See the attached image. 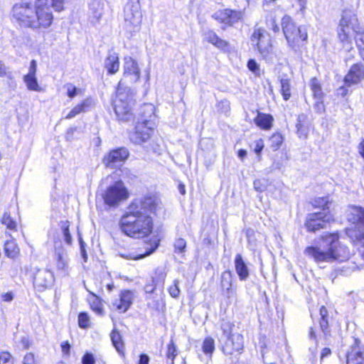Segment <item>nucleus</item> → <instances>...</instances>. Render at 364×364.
Listing matches in <instances>:
<instances>
[{
  "mask_svg": "<svg viewBox=\"0 0 364 364\" xmlns=\"http://www.w3.org/2000/svg\"><path fill=\"white\" fill-rule=\"evenodd\" d=\"M4 252L9 258H15L19 253V250L14 240H8L4 244Z\"/></svg>",
  "mask_w": 364,
  "mask_h": 364,
  "instance_id": "31",
  "label": "nucleus"
},
{
  "mask_svg": "<svg viewBox=\"0 0 364 364\" xmlns=\"http://www.w3.org/2000/svg\"><path fill=\"white\" fill-rule=\"evenodd\" d=\"M219 342L222 345L223 352L226 355L240 354L243 350V336L240 333H235L231 337Z\"/></svg>",
  "mask_w": 364,
  "mask_h": 364,
  "instance_id": "12",
  "label": "nucleus"
},
{
  "mask_svg": "<svg viewBox=\"0 0 364 364\" xmlns=\"http://www.w3.org/2000/svg\"><path fill=\"white\" fill-rule=\"evenodd\" d=\"M104 66L107 70L109 75H114L119 71V59L118 53L110 50L104 61Z\"/></svg>",
  "mask_w": 364,
  "mask_h": 364,
  "instance_id": "22",
  "label": "nucleus"
},
{
  "mask_svg": "<svg viewBox=\"0 0 364 364\" xmlns=\"http://www.w3.org/2000/svg\"><path fill=\"white\" fill-rule=\"evenodd\" d=\"M129 156V151L124 147L111 150L105 155L102 163L107 168H114L118 164L124 162Z\"/></svg>",
  "mask_w": 364,
  "mask_h": 364,
  "instance_id": "13",
  "label": "nucleus"
},
{
  "mask_svg": "<svg viewBox=\"0 0 364 364\" xmlns=\"http://www.w3.org/2000/svg\"><path fill=\"white\" fill-rule=\"evenodd\" d=\"M263 148H264L263 141L261 139L257 141L256 145H255V153L257 154H259L260 152L262 151Z\"/></svg>",
  "mask_w": 364,
  "mask_h": 364,
  "instance_id": "58",
  "label": "nucleus"
},
{
  "mask_svg": "<svg viewBox=\"0 0 364 364\" xmlns=\"http://www.w3.org/2000/svg\"><path fill=\"white\" fill-rule=\"evenodd\" d=\"M282 26L285 38L291 47L300 41L306 40L308 36L305 30L296 26L289 16H284L282 20Z\"/></svg>",
  "mask_w": 364,
  "mask_h": 364,
  "instance_id": "9",
  "label": "nucleus"
},
{
  "mask_svg": "<svg viewBox=\"0 0 364 364\" xmlns=\"http://www.w3.org/2000/svg\"><path fill=\"white\" fill-rule=\"evenodd\" d=\"M364 79V65L361 63L353 64L347 75L345 76L344 82L347 86L356 85Z\"/></svg>",
  "mask_w": 364,
  "mask_h": 364,
  "instance_id": "19",
  "label": "nucleus"
},
{
  "mask_svg": "<svg viewBox=\"0 0 364 364\" xmlns=\"http://www.w3.org/2000/svg\"><path fill=\"white\" fill-rule=\"evenodd\" d=\"M1 221L9 230H15L16 229V222L11 218L9 213H4Z\"/></svg>",
  "mask_w": 364,
  "mask_h": 364,
  "instance_id": "40",
  "label": "nucleus"
},
{
  "mask_svg": "<svg viewBox=\"0 0 364 364\" xmlns=\"http://www.w3.org/2000/svg\"><path fill=\"white\" fill-rule=\"evenodd\" d=\"M93 106V99L91 97H87L85 100H84L82 102L77 104L75 107H74L66 115L65 119H72L82 112H85L88 111Z\"/></svg>",
  "mask_w": 364,
  "mask_h": 364,
  "instance_id": "24",
  "label": "nucleus"
},
{
  "mask_svg": "<svg viewBox=\"0 0 364 364\" xmlns=\"http://www.w3.org/2000/svg\"><path fill=\"white\" fill-rule=\"evenodd\" d=\"M90 304L91 309L95 311L97 314H102L103 312V308L102 303L98 297L93 295L90 299Z\"/></svg>",
  "mask_w": 364,
  "mask_h": 364,
  "instance_id": "42",
  "label": "nucleus"
},
{
  "mask_svg": "<svg viewBox=\"0 0 364 364\" xmlns=\"http://www.w3.org/2000/svg\"><path fill=\"white\" fill-rule=\"evenodd\" d=\"M338 232H325L321 237L325 247L323 249L318 247H307L304 253L314 258L316 262L346 261L350 257V251L346 245L340 242Z\"/></svg>",
  "mask_w": 364,
  "mask_h": 364,
  "instance_id": "3",
  "label": "nucleus"
},
{
  "mask_svg": "<svg viewBox=\"0 0 364 364\" xmlns=\"http://www.w3.org/2000/svg\"><path fill=\"white\" fill-rule=\"evenodd\" d=\"M330 200L328 199V197H319L316 199H315L314 202V205L316 208H320L323 209L322 212H330L328 210L329 209V203Z\"/></svg>",
  "mask_w": 364,
  "mask_h": 364,
  "instance_id": "38",
  "label": "nucleus"
},
{
  "mask_svg": "<svg viewBox=\"0 0 364 364\" xmlns=\"http://www.w3.org/2000/svg\"><path fill=\"white\" fill-rule=\"evenodd\" d=\"M186 247V242L183 238H178L174 242L175 252L183 253Z\"/></svg>",
  "mask_w": 364,
  "mask_h": 364,
  "instance_id": "45",
  "label": "nucleus"
},
{
  "mask_svg": "<svg viewBox=\"0 0 364 364\" xmlns=\"http://www.w3.org/2000/svg\"><path fill=\"white\" fill-rule=\"evenodd\" d=\"M71 0H49L48 7H52L55 11L60 12L64 10V4L70 2Z\"/></svg>",
  "mask_w": 364,
  "mask_h": 364,
  "instance_id": "39",
  "label": "nucleus"
},
{
  "mask_svg": "<svg viewBox=\"0 0 364 364\" xmlns=\"http://www.w3.org/2000/svg\"><path fill=\"white\" fill-rule=\"evenodd\" d=\"M247 156V151L244 149H240L238 151V156L240 159H244Z\"/></svg>",
  "mask_w": 364,
  "mask_h": 364,
  "instance_id": "64",
  "label": "nucleus"
},
{
  "mask_svg": "<svg viewBox=\"0 0 364 364\" xmlns=\"http://www.w3.org/2000/svg\"><path fill=\"white\" fill-rule=\"evenodd\" d=\"M23 82H25L28 90L36 92L42 91L41 87L39 86L38 83V80L36 75H24Z\"/></svg>",
  "mask_w": 364,
  "mask_h": 364,
  "instance_id": "32",
  "label": "nucleus"
},
{
  "mask_svg": "<svg viewBox=\"0 0 364 364\" xmlns=\"http://www.w3.org/2000/svg\"><path fill=\"white\" fill-rule=\"evenodd\" d=\"M333 220V215L330 212L313 213L307 215L304 225L307 231L315 232L326 228Z\"/></svg>",
  "mask_w": 364,
  "mask_h": 364,
  "instance_id": "10",
  "label": "nucleus"
},
{
  "mask_svg": "<svg viewBox=\"0 0 364 364\" xmlns=\"http://www.w3.org/2000/svg\"><path fill=\"white\" fill-rule=\"evenodd\" d=\"M134 93L129 87H122L119 83L113 100L114 109L119 120L129 121L133 114L132 107L134 103Z\"/></svg>",
  "mask_w": 364,
  "mask_h": 364,
  "instance_id": "5",
  "label": "nucleus"
},
{
  "mask_svg": "<svg viewBox=\"0 0 364 364\" xmlns=\"http://www.w3.org/2000/svg\"><path fill=\"white\" fill-rule=\"evenodd\" d=\"M1 299L5 302H11L14 299V294L12 292L3 293Z\"/></svg>",
  "mask_w": 364,
  "mask_h": 364,
  "instance_id": "57",
  "label": "nucleus"
},
{
  "mask_svg": "<svg viewBox=\"0 0 364 364\" xmlns=\"http://www.w3.org/2000/svg\"><path fill=\"white\" fill-rule=\"evenodd\" d=\"M234 325L226 321H223L221 323L220 328L223 331V334L221 336L218 338L219 341H224V339L227 338H230L233 335L234 333H232V328Z\"/></svg>",
  "mask_w": 364,
  "mask_h": 364,
  "instance_id": "34",
  "label": "nucleus"
},
{
  "mask_svg": "<svg viewBox=\"0 0 364 364\" xmlns=\"http://www.w3.org/2000/svg\"><path fill=\"white\" fill-rule=\"evenodd\" d=\"M37 71V63L35 60H32L30 64L28 75H36Z\"/></svg>",
  "mask_w": 364,
  "mask_h": 364,
  "instance_id": "54",
  "label": "nucleus"
},
{
  "mask_svg": "<svg viewBox=\"0 0 364 364\" xmlns=\"http://www.w3.org/2000/svg\"><path fill=\"white\" fill-rule=\"evenodd\" d=\"M235 280L230 270H225L220 275V287L222 294L230 302L237 298V288L234 286Z\"/></svg>",
  "mask_w": 364,
  "mask_h": 364,
  "instance_id": "11",
  "label": "nucleus"
},
{
  "mask_svg": "<svg viewBox=\"0 0 364 364\" xmlns=\"http://www.w3.org/2000/svg\"><path fill=\"white\" fill-rule=\"evenodd\" d=\"M67 90V95L70 98H73L78 95L80 90L71 83H68L65 85Z\"/></svg>",
  "mask_w": 364,
  "mask_h": 364,
  "instance_id": "46",
  "label": "nucleus"
},
{
  "mask_svg": "<svg viewBox=\"0 0 364 364\" xmlns=\"http://www.w3.org/2000/svg\"><path fill=\"white\" fill-rule=\"evenodd\" d=\"M310 87L315 98L321 100L323 92L321 85L316 78H312L310 82Z\"/></svg>",
  "mask_w": 364,
  "mask_h": 364,
  "instance_id": "36",
  "label": "nucleus"
},
{
  "mask_svg": "<svg viewBox=\"0 0 364 364\" xmlns=\"http://www.w3.org/2000/svg\"><path fill=\"white\" fill-rule=\"evenodd\" d=\"M124 75L130 78L131 82H136L140 77V69L136 61L130 56L124 58Z\"/></svg>",
  "mask_w": 364,
  "mask_h": 364,
  "instance_id": "21",
  "label": "nucleus"
},
{
  "mask_svg": "<svg viewBox=\"0 0 364 364\" xmlns=\"http://www.w3.org/2000/svg\"><path fill=\"white\" fill-rule=\"evenodd\" d=\"M281 93L284 100H288L291 97V85L290 79L286 76H282L280 79Z\"/></svg>",
  "mask_w": 364,
  "mask_h": 364,
  "instance_id": "33",
  "label": "nucleus"
},
{
  "mask_svg": "<svg viewBox=\"0 0 364 364\" xmlns=\"http://www.w3.org/2000/svg\"><path fill=\"white\" fill-rule=\"evenodd\" d=\"M320 320H319V328L325 339L330 334L329 326H328V312L327 309L322 306L320 308Z\"/></svg>",
  "mask_w": 364,
  "mask_h": 364,
  "instance_id": "27",
  "label": "nucleus"
},
{
  "mask_svg": "<svg viewBox=\"0 0 364 364\" xmlns=\"http://www.w3.org/2000/svg\"><path fill=\"white\" fill-rule=\"evenodd\" d=\"M106 205L115 207L129 198V191L122 181L110 185L102 194Z\"/></svg>",
  "mask_w": 364,
  "mask_h": 364,
  "instance_id": "8",
  "label": "nucleus"
},
{
  "mask_svg": "<svg viewBox=\"0 0 364 364\" xmlns=\"http://www.w3.org/2000/svg\"><path fill=\"white\" fill-rule=\"evenodd\" d=\"M85 242L82 241L81 238H80V253L81 256L84 260V262H87V255L85 249Z\"/></svg>",
  "mask_w": 364,
  "mask_h": 364,
  "instance_id": "56",
  "label": "nucleus"
},
{
  "mask_svg": "<svg viewBox=\"0 0 364 364\" xmlns=\"http://www.w3.org/2000/svg\"><path fill=\"white\" fill-rule=\"evenodd\" d=\"M82 364H95V359L92 353H86L82 358Z\"/></svg>",
  "mask_w": 364,
  "mask_h": 364,
  "instance_id": "50",
  "label": "nucleus"
},
{
  "mask_svg": "<svg viewBox=\"0 0 364 364\" xmlns=\"http://www.w3.org/2000/svg\"><path fill=\"white\" fill-rule=\"evenodd\" d=\"M6 75V66L0 60V77H4Z\"/></svg>",
  "mask_w": 364,
  "mask_h": 364,
  "instance_id": "61",
  "label": "nucleus"
},
{
  "mask_svg": "<svg viewBox=\"0 0 364 364\" xmlns=\"http://www.w3.org/2000/svg\"><path fill=\"white\" fill-rule=\"evenodd\" d=\"M152 123L149 120L145 119L144 122H139L136 126V131L132 135L131 139L135 144H141L146 141L151 136L153 132Z\"/></svg>",
  "mask_w": 364,
  "mask_h": 364,
  "instance_id": "17",
  "label": "nucleus"
},
{
  "mask_svg": "<svg viewBox=\"0 0 364 364\" xmlns=\"http://www.w3.org/2000/svg\"><path fill=\"white\" fill-rule=\"evenodd\" d=\"M78 323L81 328H87L89 326V316L86 313H80L78 316Z\"/></svg>",
  "mask_w": 364,
  "mask_h": 364,
  "instance_id": "48",
  "label": "nucleus"
},
{
  "mask_svg": "<svg viewBox=\"0 0 364 364\" xmlns=\"http://www.w3.org/2000/svg\"><path fill=\"white\" fill-rule=\"evenodd\" d=\"M254 122L259 128L269 130L272 126L273 117L270 114L259 112Z\"/></svg>",
  "mask_w": 364,
  "mask_h": 364,
  "instance_id": "29",
  "label": "nucleus"
},
{
  "mask_svg": "<svg viewBox=\"0 0 364 364\" xmlns=\"http://www.w3.org/2000/svg\"><path fill=\"white\" fill-rule=\"evenodd\" d=\"M268 26L270 29H272L275 33H277L279 31V27L278 26L277 23H276L275 19L273 18H272L268 21Z\"/></svg>",
  "mask_w": 364,
  "mask_h": 364,
  "instance_id": "55",
  "label": "nucleus"
},
{
  "mask_svg": "<svg viewBox=\"0 0 364 364\" xmlns=\"http://www.w3.org/2000/svg\"><path fill=\"white\" fill-rule=\"evenodd\" d=\"M347 220L358 229L364 230V208L350 205L347 211Z\"/></svg>",
  "mask_w": 364,
  "mask_h": 364,
  "instance_id": "20",
  "label": "nucleus"
},
{
  "mask_svg": "<svg viewBox=\"0 0 364 364\" xmlns=\"http://www.w3.org/2000/svg\"><path fill=\"white\" fill-rule=\"evenodd\" d=\"M168 291L170 296L173 298L176 299L179 296L181 291L179 289L178 279H175L173 281V284L168 287Z\"/></svg>",
  "mask_w": 364,
  "mask_h": 364,
  "instance_id": "44",
  "label": "nucleus"
},
{
  "mask_svg": "<svg viewBox=\"0 0 364 364\" xmlns=\"http://www.w3.org/2000/svg\"><path fill=\"white\" fill-rule=\"evenodd\" d=\"M62 350L65 353H68L69 352L70 346L68 343H65L61 345Z\"/></svg>",
  "mask_w": 364,
  "mask_h": 364,
  "instance_id": "62",
  "label": "nucleus"
},
{
  "mask_svg": "<svg viewBox=\"0 0 364 364\" xmlns=\"http://www.w3.org/2000/svg\"><path fill=\"white\" fill-rule=\"evenodd\" d=\"M166 355L167 358L168 359H171V360H173L175 357L177 355L176 347L173 341H171V342L168 345Z\"/></svg>",
  "mask_w": 364,
  "mask_h": 364,
  "instance_id": "47",
  "label": "nucleus"
},
{
  "mask_svg": "<svg viewBox=\"0 0 364 364\" xmlns=\"http://www.w3.org/2000/svg\"><path fill=\"white\" fill-rule=\"evenodd\" d=\"M0 364H12L11 354L8 352H2L0 354Z\"/></svg>",
  "mask_w": 364,
  "mask_h": 364,
  "instance_id": "49",
  "label": "nucleus"
},
{
  "mask_svg": "<svg viewBox=\"0 0 364 364\" xmlns=\"http://www.w3.org/2000/svg\"><path fill=\"white\" fill-rule=\"evenodd\" d=\"M331 354V350L330 348H324L322 351H321V358L323 359L326 357H328Z\"/></svg>",
  "mask_w": 364,
  "mask_h": 364,
  "instance_id": "60",
  "label": "nucleus"
},
{
  "mask_svg": "<svg viewBox=\"0 0 364 364\" xmlns=\"http://www.w3.org/2000/svg\"><path fill=\"white\" fill-rule=\"evenodd\" d=\"M135 295L133 291L124 289L120 291L119 298L112 302V308L119 313H125L133 304Z\"/></svg>",
  "mask_w": 364,
  "mask_h": 364,
  "instance_id": "14",
  "label": "nucleus"
},
{
  "mask_svg": "<svg viewBox=\"0 0 364 364\" xmlns=\"http://www.w3.org/2000/svg\"><path fill=\"white\" fill-rule=\"evenodd\" d=\"M203 352L209 358L212 357V354L215 350V341L211 337H207L204 339L202 345Z\"/></svg>",
  "mask_w": 364,
  "mask_h": 364,
  "instance_id": "35",
  "label": "nucleus"
},
{
  "mask_svg": "<svg viewBox=\"0 0 364 364\" xmlns=\"http://www.w3.org/2000/svg\"><path fill=\"white\" fill-rule=\"evenodd\" d=\"M205 39L220 50L228 48L229 43L220 38L213 31L208 30L204 33Z\"/></svg>",
  "mask_w": 364,
  "mask_h": 364,
  "instance_id": "26",
  "label": "nucleus"
},
{
  "mask_svg": "<svg viewBox=\"0 0 364 364\" xmlns=\"http://www.w3.org/2000/svg\"><path fill=\"white\" fill-rule=\"evenodd\" d=\"M247 67L253 73H257L259 70L258 64L256 63L255 60H250L247 63Z\"/></svg>",
  "mask_w": 364,
  "mask_h": 364,
  "instance_id": "53",
  "label": "nucleus"
},
{
  "mask_svg": "<svg viewBox=\"0 0 364 364\" xmlns=\"http://www.w3.org/2000/svg\"><path fill=\"white\" fill-rule=\"evenodd\" d=\"M270 146L272 150H277L283 142V137L279 133H275L269 139Z\"/></svg>",
  "mask_w": 364,
  "mask_h": 364,
  "instance_id": "41",
  "label": "nucleus"
},
{
  "mask_svg": "<svg viewBox=\"0 0 364 364\" xmlns=\"http://www.w3.org/2000/svg\"><path fill=\"white\" fill-rule=\"evenodd\" d=\"M346 364H364V347L358 338L349 346L346 354Z\"/></svg>",
  "mask_w": 364,
  "mask_h": 364,
  "instance_id": "15",
  "label": "nucleus"
},
{
  "mask_svg": "<svg viewBox=\"0 0 364 364\" xmlns=\"http://www.w3.org/2000/svg\"><path fill=\"white\" fill-rule=\"evenodd\" d=\"M359 153L364 159V140L362 141L359 144Z\"/></svg>",
  "mask_w": 364,
  "mask_h": 364,
  "instance_id": "63",
  "label": "nucleus"
},
{
  "mask_svg": "<svg viewBox=\"0 0 364 364\" xmlns=\"http://www.w3.org/2000/svg\"><path fill=\"white\" fill-rule=\"evenodd\" d=\"M48 1L36 0L35 6L28 2L16 4L12 9L13 19L21 28L35 30L50 27L53 15L49 9Z\"/></svg>",
  "mask_w": 364,
  "mask_h": 364,
  "instance_id": "2",
  "label": "nucleus"
},
{
  "mask_svg": "<svg viewBox=\"0 0 364 364\" xmlns=\"http://www.w3.org/2000/svg\"><path fill=\"white\" fill-rule=\"evenodd\" d=\"M53 279L51 272L38 269L34 273L33 285L38 291H42L52 285Z\"/></svg>",
  "mask_w": 364,
  "mask_h": 364,
  "instance_id": "18",
  "label": "nucleus"
},
{
  "mask_svg": "<svg viewBox=\"0 0 364 364\" xmlns=\"http://www.w3.org/2000/svg\"><path fill=\"white\" fill-rule=\"evenodd\" d=\"M124 26L130 33L140 29L142 14L139 0H129L124 9Z\"/></svg>",
  "mask_w": 364,
  "mask_h": 364,
  "instance_id": "6",
  "label": "nucleus"
},
{
  "mask_svg": "<svg viewBox=\"0 0 364 364\" xmlns=\"http://www.w3.org/2000/svg\"><path fill=\"white\" fill-rule=\"evenodd\" d=\"M234 263L235 272L240 280H247L250 276L249 269L240 254H237L235 255Z\"/></svg>",
  "mask_w": 364,
  "mask_h": 364,
  "instance_id": "23",
  "label": "nucleus"
},
{
  "mask_svg": "<svg viewBox=\"0 0 364 364\" xmlns=\"http://www.w3.org/2000/svg\"><path fill=\"white\" fill-rule=\"evenodd\" d=\"M159 241L154 240L151 245V247L146 249L145 252L141 250L139 252H128L127 254H121V257L127 259L138 260L144 258L146 256L152 254L158 247Z\"/></svg>",
  "mask_w": 364,
  "mask_h": 364,
  "instance_id": "25",
  "label": "nucleus"
},
{
  "mask_svg": "<svg viewBox=\"0 0 364 364\" xmlns=\"http://www.w3.org/2000/svg\"><path fill=\"white\" fill-rule=\"evenodd\" d=\"M159 204V200L152 196L134 199L120 220L122 231L138 239L149 235L153 230L151 214L155 213Z\"/></svg>",
  "mask_w": 364,
  "mask_h": 364,
  "instance_id": "1",
  "label": "nucleus"
},
{
  "mask_svg": "<svg viewBox=\"0 0 364 364\" xmlns=\"http://www.w3.org/2000/svg\"><path fill=\"white\" fill-rule=\"evenodd\" d=\"M60 225L62 229L65 242L68 245H70L72 243V237L69 231V222L68 220L61 221Z\"/></svg>",
  "mask_w": 364,
  "mask_h": 364,
  "instance_id": "43",
  "label": "nucleus"
},
{
  "mask_svg": "<svg viewBox=\"0 0 364 364\" xmlns=\"http://www.w3.org/2000/svg\"><path fill=\"white\" fill-rule=\"evenodd\" d=\"M242 17V11L230 9L219 10L213 15L214 19L227 26H232L241 20Z\"/></svg>",
  "mask_w": 364,
  "mask_h": 364,
  "instance_id": "16",
  "label": "nucleus"
},
{
  "mask_svg": "<svg viewBox=\"0 0 364 364\" xmlns=\"http://www.w3.org/2000/svg\"><path fill=\"white\" fill-rule=\"evenodd\" d=\"M56 267L59 271L65 272L68 269V255L63 248L56 249L55 253Z\"/></svg>",
  "mask_w": 364,
  "mask_h": 364,
  "instance_id": "28",
  "label": "nucleus"
},
{
  "mask_svg": "<svg viewBox=\"0 0 364 364\" xmlns=\"http://www.w3.org/2000/svg\"><path fill=\"white\" fill-rule=\"evenodd\" d=\"M110 338L117 352L119 353H123L124 346L119 332L115 328L113 329L110 334Z\"/></svg>",
  "mask_w": 364,
  "mask_h": 364,
  "instance_id": "30",
  "label": "nucleus"
},
{
  "mask_svg": "<svg viewBox=\"0 0 364 364\" xmlns=\"http://www.w3.org/2000/svg\"><path fill=\"white\" fill-rule=\"evenodd\" d=\"M252 41L256 42L259 55L267 62L272 63L274 58L271 36L264 30L257 29L252 35Z\"/></svg>",
  "mask_w": 364,
  "mask_h": 364,
  "instance_id": "7",
  "label": "nucleus"
},
{
  "mask_svg": "<svg viewBox=\"0 0 364 364\" xmlns=\"http://www.w3.org/2000/svg\"><path fill=\"white\" fill-rule=\"evenodd\" d=\"M355 33V41L360 57L364 60V32L360 31L358 19L355 15L345 13L338 27V37L341 42L351 46L352 34Z\"/></svg>",
  "mask_w": 364,
  "mask_h": 364,
  "instance_id": "4",
  "label": "nucleus"
},
{
  "mask_svg": "<svg viewBox=\"0 0 364 364\" xmlns=\"http://www.w3.org/2000/svg\"><path fill=\"white\" fill-rule=\"evenodd\" d=\"M149 357L146 354H141L139 357V364H149Z\"/></svg>",
  "mask_w": 364,
  "mask_h": 364,
  "instance_id": "59",
  "label": "nucleus"
},
{
  "mask_svg": "<svg viewBox=\"0 0 364 364\" xmlns=\"http://www.w3.org/2000/svg\"><path fill=\"white\" fill-rule=\"evenodd\" d=\"M23 364H36L35 356L33 353H27L23 360Z\"/></svg>",
  "mask_w": 364,
  "mask_h": 364,
  "instance_id": "51",
  "label": "nucleus"
},
{
  "mask_svg": "<svg viewBox=\"0 0 364 364\" xmlns=\"http://www.w3.org/2000/svg\"><path fill=\"white\" fill-rule=\"evenodd\" d=\"M155 107L152 104H145L142 107V122L145 119L149 120L150 123H151V118L154 116Z\"/></svg>",
  "mask_w": 364,
  "mask_h": 364,
  "instance_id": "37",
  "label": "nucleus"
},
{
  "mask_svg": "<svg viewBox=\"0 0 364 364\" xmlns=\"http://www.w3.org/2000/svg\"><path fill=\"white\" fill-rule=\"evenodd\" d=\"M309 337L311 340H314L315 343H317L318 338H321V334L316 335V327H311L309 332Z\"/></svg>",
  "mask_w": 364,
  "mask_h": 364,
  "instance_id": "52",
  "label": "nucleus"
}]
</instances>
